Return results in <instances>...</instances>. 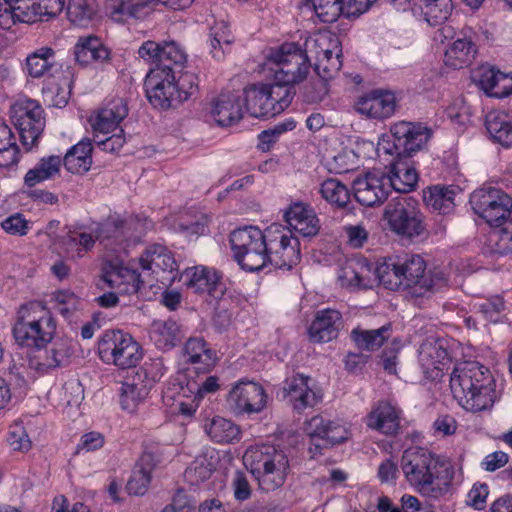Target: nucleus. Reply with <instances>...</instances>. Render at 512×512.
<instances>
[{
	"label": "nucleus",
	"mask_w": 512,
	"mask_h": 512,
	"mask_svg": "<svg viewBox=\"0 0 512 512\" xmlns=\"http://www.w3.org/2000/svg\"><path fill=\"white\" fill-rule=\"evenodd\" d=\"M400 468L409 485L431 498L446 494L454 478L450 461L420 448L405 450Z\"/></svg>",
	"instance_id": "f257e3e1"
},
{
	"label": "nucleus",
	"mask_w": 512,
	"mask_h": 512,
	"mask_svg": "<svg viewBox=\"0 0 512 512\" xmlns=\"http://www.w3.org/2000/svg\"><path fill=\"white\" fill-rule=\"evenodd\" d=\"M454 398L467 411L480 412L495 401V381L490 370L477 361L455 365L450 375Z\"/></svg>",
	"instance_id": "f03ea898"
},
{
	"label": "nucleus",
	"mask_w": 512,
	"mask_h": 512,
	"mask_svg": "<svg viewBox=\"0 0 512 512\" xmlns=\"http://www.w3.org/2000/svg\"><path fill=\"white\" fill-rule=\"evenodd\" d=\"M470 204L474 212L491 226H502L495 230L490 241L494 242L495 251L507 254L512 251V198L494 187H483L475 190L470 196Z\"/></svg>",
	"instance_id": "7ed1b4c3"
},
{
	"label": "nucleus",
	"mask_w": 512,
	"mask_h": 512,
	"mask_svg": "<svg viewBox=\"0 0 512 512\" xmlns=\"http://www.w3.org/2000/svg\"><path fill=\"white\" fill-rule=\"evenodd\" d=\"M243 462L260 489L266 492L282 487L290 469L286 453L267 444L249 447L243 455Z\"/></svg>",
	"instance_id": "20e7f679"
},
{
	"label": "nucleus",
	"mask_w": 512,
	"mask_h": 512,
	"mask_svg": "<svg viewBox=\"0 0 512 512\" xmlns=\"http://www.w3.org/2000/svg\"><path fill=\"white\" fill-rule=\"evenodd\" d=\"M56 327L50 310L34 301L21 306L13 334L19 345L41 350L54 338Z\"/></svg>",
	"instance_id": "39448f33"
},
{
	"label": "nucleus",
	"mask_w": 512,
	"mask_h": 512,
	"mask_svg": "<svg viewBox=\"0 0 512 512\" xmlns=\"http://www.w3.org/2000/svg\"><path fill=\"white\" fill-rule=\"evenodd\" d=\"M401 278L398 261L382 263L375 269L366 260L351 261L338 275L340 285L351 289L372 288L379 282L387 289L397 290L404 288Z\"/></svg>",
	"instance_id": "423d86ee"
},
{
	"label": "nucleus",
	"mask_w": 512,
	"mask_h": 512,
	"mask_svg": "<svg viewBox=\"0 0 512 512\" xmlns=\"http://www.w3.org/2000/svg\"><path fill=\"white\" fill-rule=\"evenodd\" d=\"M273 73L278 86L288 88L293 99V86L303 81L310 68L309 56L295 43H284L278 48L271 49L264 64Z\"/></svg>",
	"instance_id": "0eeeda50"
},
{
	"label": "nucleus",
	"mask_w": 512,
	"mask_h": 512,
	"mask_svg": "<svg viewBox=\"0 0 512 512\" xmlns=\"http://www.w3.org/2000/svg\"><path fill=\"white\" fill-rule=\"evenodd\" d=\"M303 52L309 56V62L315 60V71L323 81L335 77L342 67V46L339 37L330 31H318L308 36ZM323 94L324 82H320Z\"/></svg>",
	"instance_id": "6e6552de"
},
{
	"label": "nucleus",
	"mask_w": 512,
	"mask_h": 512,
	"mask_svg": "<svg viewBox=\"0 0 512 512\" xmlns=\"http://www.w3.org/2000/svg\"><path fill=\"white\" fill-rule=\"evenodd\" d=\"M266 239V229L262 231L254 226L239 228L231 233L233 256L242 269L254 272L268 264Z\"/></svg>",
	"instance_id": "1a4fd4ad"
},
{
	"label": "nucleus",
	"mask_w": 512,
	"mask_h": 512,
	"mask_svg": "<svg viewBox=\"0 0 512 512\" xmlns=\"http://www.w3.org/2000/svg\"><path fill=\"white\" fill-rule=\"evenodd\" d=\"M243 94L247 112L256 118L280 114L292 102L288 88L274 82L251 84L244 89Z\"/></svg>",
	"instance_id": "9d476101"
},
{
	"label": "nucleus",
	"mask_w": 512,
	"mask_h": 512,
	"mask_svg": "<svg viewBox=\"0 0 512 512\" xmlns=\"http://www.w3.org/2000/svg\"><path fill=\"white\" fill-rule=\"evenodd\" d=\"M100 359L120 369L135 367L143 357L140 344L122 330H107L98 339Z\"/></svg>",
	"instance_id": "9b49d317"
},
{
	"label": "nucleus",
	"mask_w": 512,
	"mask_h": 512,
	"mask_svg": "<svg viewBox=\"0 0 512 512\" xmlns=\"http://www.w3.org/2000/svg\"><path fill=\"white\" fill-rule=\"evenodd\" d=\"M384 218L393 232L407 238L418 237L425 231L418 203L407 195L392 198L385 207Z\"/></svg>",
	"instance_id": "f8f14e48"
},
{
	"label": "nucleus",
	"mask_w": 512,
	"mask_h": 512,
	"mask_svg": "<svg viewBox=\"0 0 512 512\" xmlns=\"http://www.w3.org/2000/svg\"><path fill=\"white\" fill-rule=\"evenodd\" d=\"M154 224L147 217L136 216L128 220H111L102 224L97 230V239L111 246L115 251L125 250L131 244L140 241L141 237L153 228Z\"/></svg>",
	"instance_id": "ddd939ff"
},
{
	"label": "nucleus",
	"mask_w": 512,
	"mask_h": 512,
	"mask_svg": "<svg viewBox=\"0 0 512 512\" xmlns=\"http://www.w3.org/2000/svg\"><path fill=\"white\" fill-rule=\"evenodd\" d=\"M11 120L20 135L21 143L27 150L37 145L45 128L44 110L32 99L17 102L10 110Z\"/></svg>",
	"instance_id": "4468645a"
},
{
	"label": "nucleus",
	"mask_w": 512,
	"mask_h": 512,
	"mask_svg": "<svg viewBox=\"0 0 512 512\" xmlns=\"http://www.w3.org/2000/svg\"><path fill=\"white\" fill-rule=\"evenodd\" d=\"M393 138L392 145L385 141L380 143L381 149L387 154L397 157L411 156L423 149L432 136V130L420 123L400 121L393 124L390 128Z\"/></svg>",
	"instance_id": "2eb2a0df"
},
{
	"label": "nucleus",
	"mask_w": 512,
	"mask_h": 512,
	"mask_svg": "<svg viewBox=\"0 0 512 512\" xmlns=\"http://www.w3.org/2000/svg\"><path fill=\"white\" fill-rule=\"evenodd\" d=\"M266 238L268 264L275 268L291 269L300 262V242L292 236L291 230L272 224L266 229Z\"/></svg>",
	"instance_id": "dca6fc26"
},
{
	"label": "nucleus",
	"mask_w": 512,
	"mask_h": 512,
	"mask_svg": "<svg viewBox=\"0 0 512 512\" xmlns=\"http://www.w3.org/2000/svg\"><path fill=\"white\" fill-rule=\"evenodd\" d=\"M397 261L404 289L415 288L418 295H423L447 284V278L442 271L435 270L426 273V263L419 255L407 256Z\"/></svg>",
	"instance_id": "f3484780"
},
{
	"label": "nucleus",
	"mask_w": 512,
	"mask_h": 512,
	"mask_svg": "<svg viewBox=\"0 0 512 512\" xmlns=\"http://www.w3.org/2000/svg\"><path fill=\"white\" fill-rule=\"evenodd\" d=\"M145 87L147 98L155 108L166 110L181 103L175 73L169 65L151 69L147 74Z\"/></svg>",
	"instance_id": "a211bd4d"
},
{
	"label": "nucleus",
	"mask_w": 512,
	"mask_h": 512,
	"mask_svg": "<svg viewBox=\"0 0 512 512\" xmlns=\"http://www.w3.org/2000/svg\"><path fill=\"white\" fill-rule=\"evenodd\" d=\"M228 404L236 414L262 411L267 403L263 387L252 381H239L229 392Z\"/></svg>",
	"instance_id": "6ab92c4d"
},
{
	"label": "nucleus",
	"mask_w": 512,
	"mask_h": 512,
	"mask_svg": "<svg viewBox=\"0 0 512 512\" xmlns=\"http://www.w3.org/2000/svg\"><path fill=\"white\" fill-rule=\"evenodd\" d=\"M389 182L388 177L379 171L368 172L354 181V196L362 205H378L388 197Z\"/></svg>",
	"instance_id": "aec40b11"
},
{
	"label": "nucleus",
	"mask_w": 512,
	"mask_h": 512,
	"mask_svg": "<svg viewBox=\"0 0 512 512\" xmlns=\"http://www.w3.org/2000/svg\"><path fill=\"white\" fill-rule=\"evenodd\" d=\"M305 432L312 439L322 442L313 444L315 451L319 453L322 447L340 444L350 436V432L344 425L321 415L314 416L305 423Z\"/></svg>",
	"instance_id": "412c9836"
},
{
	"label": "nucleus",
	"mask_w": 512,
	"mask_h": 512,
	"mask_svg": "<svg viewBox=\"0 0 512 512\" xmlns=\"http://www.w3.org/2000/svg\"><path fill=\"white\" fill-rule=\"evenodd\" d=\"M152 2L178 10L190 6L193 0H107L106 10L114 21L124 22L128 18L141 17L144 9Z\"/></svg>",
	"instance_id": "4be33fe9"
},
{
	"label": "nucleus",
	"mask_w": 512,
	"mask_h": 512,
	"mask_svg": "<svg viewBox=\"0 0 512 512\" xmlns=\"http://www.w3.org/2000/svg\"><path fill=\"white\" fill-rule=\"evenodd\" d=\"M309 381V377L296 374L283 382V398L291 403L294 410L302 411L307 407H313L321 400V394L309 385Z\"/></svg>",
	"instance_id": "5701e85b"
},
{
	"label": "nucleus",
	"mask_w": 512,
	"mask_h": 512,
	"mask_svg": "<svg viewBox=\"0 0 512 512\" xmlns=\"http://www.w3.org/2000/svg\"><path fill=\"white\" fill-rule=\"evenodd\" d=\"M419 363L427 377L436 379L450 362L445 342L433 337L422 342L418 351Z\"/></svg>",
	"instance_id": "b1692460"
},
{
	"label": "nucleus",
	"mask_w": 512,
	"mask_h": 512,
	"mask_svg": "<svg viewBox=\"0 0 512 512\" xmlns=\"http://www.w3.org/2000/svg\"><path fill=\"white\" fill-rule=\"evenodd\" d=\"M396 105L394 93L374 90L359 98L355 103V110L367 118L383 120L395 113Z\"/></svg>",
	"instance_id": "393cba45"
},
{
	"label": "nucleus",
	"mask_w": 512,
	"mask_h": 512,
	"mask_svg": "<svg viewBox=\"0 0 512 512\" xmlns=\"http://www.w3.org/2000/svg\"><path fill=\"white\" fill-rule=\"evenodd\" d=\"M210 115L222 127L237 123L243 117L241 95L229 91L220 93L211 104Z\"/></svg>",
	"instance_id": "a878e982"
},
{
	"label": "nucleus",
	"mask_w": 512,
	"mask_h": 512,
	"mask_svg": "<svg viewBox=\"0 0 512 512\" xmlns=\"http://www.w3.org/2000/svg\"><path fill=\"white\" fill-rule=\"evenodd\" d=\"M36 0H3L0 2V26L10 29L16 22L34 23L39 20Z\"/></svg>",
	"instance_id": "bb28decb"
},
{
	"label": "nucleus",
	"mask_w": 512,
	"mask_h": 512,
	"mask_svg": "<svg viewBox=\"0 0 512 512\" xmlns=\"http://www.w3.org/2000/svg\"><path fill=\"white\" fill-rule=\"evenodd\" d=\"M368 428L385 435H395L400 428V411L391 403L379 401L365 418Z\"/></svg>",
	"instance_id": "cd10ccee"
},
{
	"label": "nucleus",
	"mask_w": 512,
	"mask_h": 512,
	"mask_svg": "<svg viewBox=\"0 0 512 512\" xmlns=\"http://www.w3.org/2000/svg\"><path fill=\"white\" fill-rule=\"evenodd\" d=\"M285 220L290 229L304 237H312L320 230L319 219L313 209L303 203H294L286 211Z\"/></svg>",
	"instance_id": "c85d7f7f"
},
{
	"label": "nucleus",
	"mask_w": 512,
	"mask_h": 512,
	"mask_svg": "<svg viewBox=\"0 0 512 512\" xmlns=\"http://www.w3.org/2000/svg\"><path fill=\"white\" fill-rule=\"evenodd\" d=\"M341 326V314L333 309L318 311L311 323L308 334L313 342H329L338 336Z\"/></svg>",
	"instance_id": "c756f323"
},
{
	"label": "nucleus",
	"mask_w": 512,
	"mask_h": 512,
	"mask_svg": "<svg viewBox=\"0 0 512 512\" xmlns=\"http://www.w3.org/2000/svg\"><path fill=\"white\" fill-rule=\"evenodd\" d=\"M127 115L126 101L122 98L114 99L99 110L92 121V127L96 133L102 134L119 131V124Z\"/></svg>",
	"instance_id": "7c9ffc66"
},
{
	"label": "nucleus",
	"mask_w": 512,
	"mask_h": 512,
	"mask_svg": "<svg viewBox=\"0 0 512 512\" xmlns=\"http://www.w3.org/2000/svg\"><path fill=\"white\" fill-rule=\"evenodd\" d=\"M183 352L185 361L194 365L196 371L209 372L216 364V353L203 338H189Z\"/></svg>",
	"instance_id": "2f4dec72"
},
{
	"label": "nucleus",
	"mask_w": 512,
	"mask_h": 512,
	"mask_svg": "<svg viewBox=\"0 0 512 512\" xmlns=\"http://www.w3.org/2000/svg\"><path fill=\"white\" fill-rule=\"evenodd\" d=\"M183 277L187 290L194 294L214 295L220 281V275L216 270L204 266L186 269Z\"/></svg>",
	"instance_id": "473e14b6"
},
{
	"label": "nucleus",
	"mask_w": 512,
	"mask_h": 512,
	"mask_svg": "<svg viewBox=\"0 0 512 512\" xmlns=\"http://www.w3.org/2000/svg\"><path fill=\"white\" fill-rule=\"evenodd\" d=\"M139 264L142 271H151L152 273L162 271L172 274L178 270V264L172 252L160 244L149 246L139 258Z\"/></svg>",
	"instance_id": "72a5a7b5"
},
{
	"label": "nucleus",
	"mask_w": 512,
	"mask_h": 512,
	"mask_svg": "<svg viewBox=\"0 0 512 512\" xmlns=\"http://www.w3.org/2000/svg\"><path fill=\"white\" fill-rule=\"evenodd\" d=\"M74 56L80 65L92 62H105L110 59V51L100 38L94 35L79 37L74 46Z\"/></svg>",
	"instance_id": "f704fd0d"
},
{
	"label": "nucleus",
	"mask_w": 512,
	"mask_h": 512,
	"mask_svg": "<svg viewBox=\"0 0 512 512\" xmlns=\"http://www.w3.org/2000/svg\"><path fill=\"white\" fill-rule=\"evenodd\" d=\"M157 464L155 456L151 452H144L136 464L130 476L126 490L130 495H144L151 481V472Z\"/></svg>",
	"instance_id": "c9c22d12"
},
{
	"label": "nucleus",
	"mask_w": 512,
	"mask_h": 512,
	"mask_svg": "<svg viewBox=\"0 0 512 512\" xmlns=\"http://www.w3.org/2000/svg\"><path fill=\"white\" fill-rule=\"evenodd\" d=\"M490 137L502 146L512 145V116L504 111L492 110L485 118Z\"/></svg>",
	"instance_id": "e433bc0d"
},
{
	"label": "nucleus",
	"mask_w": 512,
	"mask_h": 512,
	"mask_svg": "<svg viewBox=\"0 0 512 512\" xmlns=\"http://www.w3.org/2000/svg\"><path fill=\"white\" fill-rule=\"evenodd\" d=\"M476 51V45L471 36L465 35L464 38L455 40L447 49L444 62L447 66L460 69L472 62Z\"/></svg>",
	"instance_id": "4c0bfd02"
},
{
	"label": "nucleus",
	"mask_w": 512,
	"mask_h": 512,
	"mask_svg": "<svg viewBox=\"0 0 512 512\" xmlns=\"http://www.w3.org/2000/svg\"><path fill=\"white\" fill-rule=\"evenodd\" d=\"M92 144L90 140H82L70 148L62 159L65 168L73 174L86 173L92 164Z\"/></svg>",
	"instance_id": "58836bf2"
},
{
	"label": "nucleus",
	"mask_w": 512,
	"mask_h": 512,
	"mask_svg": "<svg viewBox=\"0 0 512 512\" xmlns=\"http://www.w3.org/2000/svg\"><path fill=\"white\" fill-rule=\"evenodd\" d=\"M70 355L69 343L62 339L56 340L48 349L43 352L40 351V354L36 357L35 367L37 370L45 372L63 366L68 362Z\"/></svg>",
	"instance_id": "ea45409f"
},
{
	"label": "nucleus",
	"mask_w": 512,
	"mask_h": 512,
	"mask_svg": "<svg viewBox=\"0 0 512 512\" xmlns=\"http://www.w3.org/2000/svg\"><path fill=\"white\" fill-rule=\"evenodd\" d=\"M150 337L158 348L171 349L180 340L179 325L173 320H155L150 328Z\"/></svg>",
	"instance_id": "a19ab883"
},
{
	"label": "nucleus",
	"mask_w": 512,
	"mask_h": 512,
	"mask_svg": "<svg viewBox=\"0 0 512 512\" xmlns=\"http://www.w3.org/2000/svg\"><path fill=\"white\" fill-rule=\"evenodd\" d=\"M391 330L392 325L388 323L378 329H354L351 332V336L358 348L367 351H375L389 339L391 336Z\"/></svg>",
	"instance_id": "79ce46f5"
},
{
	"label": "nucleus",
	"mask_w": 512,
	"mask_h": 512,
	"mask_svg": "<svg viewBox=\"0 0 512 512\" xmlns=\"http://www.w3.org/2000/svg\"><path fill=\"white\" fill-rule=\"evenodd\" d=\"M61 165L62 158L60 156L43 157L33 169L26 173L24 177L25 185L33 187L42 181L53 178L60 172Z\"/></svg>",
	"instance_id": "37998d69"
},
{
	"label": "nucleus",
	"mask_w": 512,
	"mask_h": 512,
	"mask_svg": "<svg viewBox=\"0 0 512 512\" xmlns=\"http://www.w3.org/2000/svg\"><path fill=\"white\" fill-rule=\"evenodd\" d=\"M390 175L387 176L389 179V186L395 191L403 193L410 192L414 189L418 181V175L414 168L405 166L400 162L391 164Z\"/></svg>",
	"instance_id": "c03bdc74"
},
{
	"label": "nucleus",
	"mask_w": 512,
	"mask_h": 512,
	"mask_svg": "<svg viewBox=\"0 0 512 512\" xmlns=\"http://www.w3.org/2000/svg\"><path fill=\"white\" fill-rule=\"evenodd\" d=\"M205 431L216 443H232L239 440L240 429L231 420L215 417L205 425Z\"/></svg>",
	"instance_id": "a18cd8bd"
},
{
	"label": "nucleus",
	"mask_w": 512,
	"mask_h": 512,
	"mask_svg": "<svg viewBox=\"0 0 512 512\" xmlns=\"http://www.w3.org/2000/svg\"><path fill=\"white\" fill-rule=\"evenodd\" d=\"M150 389L147 385L138 381L134 376L132 381L124 382L119 390L120 404L128 412H133L136 407L148 396Z\"/></svg>",
	"instance_id": "49530a36"
},
{
	"label": "nucleus",
	"mask_w": 512,
	"mask_h": 512,
	"mask_svg": "<svg viewBox=\"0 0 512 512\" xmlns=\"http://www.w3.org/2000/svg\"><path fill=\"white\" fill-rule=\"evenodd\" d=\"M98 5L96 0H69L67 16L71 23L85 27L97 16Z\"/></svg>",
	"instance_id": "de8ad7c7"
},
{
	"label": "nucleus",
	"mask_w": 512,
	"mask_h": 512,
	"mask_svg": "<svg viewBox=\"0 0 512 512\" xmlns=\"http://www.w3.org/2000/svg\"><path fill=\"white\" fill-rule=\"evenodd\" d=\"M56 52L50 47H41L27 57V70L30 76H44L55 65Z\"/></svg>",
	"instance_id": "09e8293b"
},
{
	"label": "nucleus",
	"mask_w": 512,
	"mask_h": 512,
	"mask_svg": "<svg viewBox=\"0 0 512 512\" xmlns=\"http://www.w3.org/2000/svg\"><path fill=\"white\" fill-rule=\"evenodd\" d=\"M455 193L447 187L435 186L424 196L427 206L439 214H449L454 208Z\"/></svg>",
	"instance_id": "8fccbe9b"
},
{
	"label": "nucleus",
	"mask_w": 512,
	"mask_h": 512,
	"mask_svg": "<svg viewBox=\"0 0 512 512\" xmlns=\"http://www.w3.org/2000/svg\"><path fill=\"white\" fill-rule=\"evenodd\" d=\"M452 12V0H428L418 15L431 26L444 23Z\"/></svg>",
	"instance_id": "3c124183"
},
{
	"label": "nucleus",
	"mask_w": 512,
	"mask_h": 512,
	"mask_svg": "<svg viewBox=\"0 0 512 512\" xmlns=\"http://www.w3.org/2000/svg\"><path fill=\"white\" fill-rule=\"evenodd\" d=\"M105 281L111 286H120L126 283L128 285L126 291L131 293L137 292L144 282L141 279V273L133 267H119L114 269L107 274Z\"/></svg>",
	"instance_id": "603ef678"
},
{
	"label": "nucleus",
	"mask_w": 512,
	"mask_h": 512,
	"mask_svg": "<svg viewBox=\"0 0 512 512\" xmlns=\"http://www.w3.org/2000/svg\"><path fill=\"white\" fill-rule=\"evenodd\" d=\"M233 42L228 25L221 21L211 27L210 47L211 54L215 59H222Z\"/></svg>",
	"instance_id": "864d4df0"
},
{
	"label": "nucleus",
	"mask_w": 512,
	"mask_h": 512,
	"mask_svg": "<svg viewBox=\"0 0 512 512\" xmlns=\"http://www.w3.org/2000/svg\"><path fill=\"white\" fill-rule=\"evenodd\" d=\"M305 6L313 8L318 18L324 23H332L344 15L343 0H306Z\"/></svg>",
	"instance_id": "5fc2aeb1"
},
{
	"label": "nucleus",
	"mask_w": 512,
	"mask_h": 512,
	"mask_svg": "<svg viewBox=\"0 0 512 512\" xmlns=\"http://www.w3.org/2000/svg\"><path fill=\"white\" fill-rule=\"evenodd\" d=\"M320 193L327 202L339 208L346 207L350 202L348 188L334 178H329L320 185Z\"/></svg>",
	"instance_id": "6e6d98bb"
},
{
	"label": "nucleus",
	"mask_w": 512,
	"mask_h": 512,
	"mask_svg": "<svg viewBox=\"0 0 512 512\" xmlns=\"http://www.w3.org/2000/svg\"><path fill=\"white\" fill-rule=\"evenodd\" d=\"M473 77L480 88L489 96L494 97V92L497 88H505L502 83L506 81L503 78V73L499 70H495L493 67L481 66L475 71Z\"/></svg>",
	"instance_id": "4d7b16f0"
},
{
	"label": "nucleus",
	"mask_w": 512,
	"mask_h": 512,
	"mask_svg": "<svg viewBox=\"0 0 512 512\" xmlns=\"http://www.w3.org/2000/svg\"><path fill=\"white\" fill-rule=\"evenodd\" d=\"M165 370L166 368L162 358L149 359L145 361L136 372L135 377L138 381L151 389L152 386L163 377Z\"/></svg>",
	"instance_id": "13d9d810"
},
{
	"label": "nucleus",
	"mask_w": 512,
	"mask_h": 512,
	"mask_svg": "<svg viewBox=\"0 0 512 512\" xmlns=\"http://www.w3.org/2000/svg\"><path fill=\"white\" fill-rule=\"evenodd\" d=\"M326 165L331 173H347L356 168V155L351 150H342L330 159H327Z\"/></svg>",
	"instance_id": "bf43d9fd"
},
{
	"label": "nucleus",
	"mask_w": 512,
	"mask_h": 512,
	"mask_svg": "<svg viewBox=\"0 0 512 512\" xmlns=\"http://www.w3.org/2000/svg\"><path fill=\"white\" fill-rule=\"evenodd\" d=\"M161 66L171 64L182 67L187 60V54L181 45L173 40L162 42Z\"/></svg>",
	"instance_id": "052dcab7"
},
{
	"label": "nucleus",
	"mask_w": 512,
	"mask_h": 512,
	"mask_svg": "<svg viewBox=\"0 0 512 512\" xmlns=\"http://www.w3.org/2000/svg\"><path fill=\"white\" fill-rule=\"evenodd\" d=\"M213 467L211 464H206L203 459H196L192 465L186 469L185 478L191 484H198L211 477Z\"/></svg>",
	"instance_id": "680f3d73"
},
{
	"label": "nucleus",
	"mask_w": 512,
	"mask_h": 512,
	"mask_svg": "<svg viewBox=\"0 0 512 512\" xmlns=\"http://www.w3.org/2000/svg\"><path fill=\"white\" fill-rule=\"evenodd\" d=\"M43 94L52 106L62 108L68 103L70 85L68 84L66 88H63L59 87L57 84L49 83L43 88Z\"/></svg>",
	"instance_id": "e2e57ef3"
},
{
	"label": "nucleus",
	"mask_w": 512,
	"mask_h": 512,
	"mask_svg": "<svg viewBox=\"0 0 512 512\" xmlns=\"http://www.w3.org/2000/svg\"><path fill=\"white\" fill-rule=\"evenodd\" d=\"M35 4V10L39 14L38 21H47L62 12L65 0H36Z\"/></svg>",
	"instance_id": "0e129e2a"
},
{
	"label": "nucleus",
	"mask_w": 512,
	"mask_h": 512,
	"mask_svg": "<svg viewBox=\"0 0 512 512\" xmlns=\"http://www.w3.org/2000/svg\"><path fill=\"white\" fill-rule=\"evenodd\" d=\"M176 87L179 90L180 102L186 101L195 94L198 89V77L189 72H185L179 76Z\"/></svg>",
	"instance_id": "69168bd1"
},
{
	"label": "nucleus",
	"mask_w": 512,
	"mask_h": 512,
	"mask_svg": "<svg viewBox=\"0 0 512 512\" xmlns=\"http://www.w3.org/2000/svg\"><path fill=\"white\" fill-rule=\"evenodd\" d=\"M58 312L65 318H70L77 310L79 300L70 292H58L55 296Z\"/></svg>",
	"instance_id": "338daca9"
},
{
	"label": "nucleus",
	"mask_w": 512,
	"mask_h": 512,
	"mask_svg": "<svg viewBox=\"0 0 512 512\" xmlns=\"http://www.w3.org/2000/svg\"><path fill=\"white\" fill-rule=\"evenodd\" d=\"M232 489L234 498L237 501H245L250 498L252 493V488L250 483L246 477V475L241 471H236L232 478Z\"/></svg>",
	"instance_id": "774afa93"
}]
</instances>
